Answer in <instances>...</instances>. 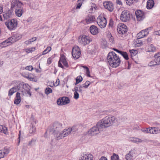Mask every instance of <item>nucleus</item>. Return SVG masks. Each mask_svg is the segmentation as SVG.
<instances>
[{
  "label": "nucleus",
  "instance_id": "obj_1",
  "mask_svg": "<svg viewBox=\"0 0 160 160\" xmlns=\"http://www.w3.org/2000/svg\"><path fill=\"white\" fill-rule=\"evenodd\" d=\"M117 120V118L113 116H108L100 120L96 126L91 128L88 131V133L92 136L96 135L102 129L112 126Z\"/></svg>",
  "mask_w": 160,
  "mask_h": 160
},
{
  "label": "nucleus",
  "instance_id": "obj_2",
  "mask_svg": "<svg viewBox=\"0 0 160 160\" xmlns=\"http://www.w3.org/2000/svg\"><path fill=\"white\" fill-rule=\"evenodd\" d=\"M107 60L109 65L112 68L118 67L121 62L119 57L114 52H110L108 53Z\"/></svg>",
  "mask_w": 160,
  "mask_h": 160
},
{
  "label": "nucleus",
  "instance_id": "obj_3",
  "mask_svg": "<svg viewBox=\"0 0 160 160\" xmlns=\"http://www.w3.org/2000/svg\"><path fill=\"white\" fill-rule=\"evenodd\" d=\"M70 131L69 129L67 130L65 129L62 131L52 132V133L55 139L57 140H59L68 135Z\"/></svg>",
  "mask_w": 160,
  "mask_h": 160
},
{
  "label": "nucleus",
  "instance_id": "obj_4",
  "mask_svg": "<svg viewBox=\"0 0 160 160\" xmlns=\"http://www.w3.org/2000/svg\"><path fill=\"white\" fill-rule=\"evenodd\" d=\"M97 22L101 28H103L106 26L107 20L103 15L101 14L97 18Z\"/></svg>",
  "mask_w": 160,
  "mask_h": 160
},
{
  "label": "nucleus",
  "instance_id": "obj_5",
  "mask_svg": "<svg viewBox=\"0 0 160 160\" xmlns=\"http://www.w3.org/2000/svg\"><path fill=\"white\" fill-rule=\"evenodd\" d=\"M91 41V38L88 36H80L78 38L79 42L83 45L89 44Z\"/></svg>",
  "mask_w": 160,
  "mask_h": 160
},
{
  "label": "nucleus",
  "instance_id": "obj_6",
  "mask_svg": "<svg viewBox=\"0 0 160 160\" xmlns=\"http://www.w3.org/2000/svg\"><path fill=\"white\" fill-rule=\"evenodd\" d=\"M72 56L75 59L78 58L81 55V52L80 48L78 46H74L72 48Z\"/></svg>",
  "mask_w": 160,
  "mask_h": 160
},
{
  "label": "nucleus",
  "instance_id": "obj_7",
  "mask_svg": "<svg viewBox=\"0 0 160 160\" xmlns=\"http://www.w3.org/2000/svg\"><path fill=\"white\" fill-rule=\"evenodd\" d=\"M137 154V150L133 148L126 155L125 158L126 160H133Z\"/></svg>",
  "mask_w": 160,
  "mask_h": 160
},
{
  "label": "nucleus",
  "instance_id": "obj_8",
  "mask_svg": "<svg viewBox=\"0 0 160 160\" xmlns=\"http://www.w3.org/2000/svg\"><path fill=\"white\" fill-rule=\"evenodd\" d=\"M130 15L129 12L126 10L123 11L120 16L121 20L123 22H126L129 20Z\"/></svg>",
  "mask_w": 160,
  "mask_h": 160
},
{
  "label": "nucleus",
  "instance_id": "obj_9",
  "mask_svg": "<svg viewBox=\"0 0 160 160\" xmlns=\"http://www.w3.org/2000/svg\"><path fill=\"white\" fill-rule=\"evenodd\" d=\"M117 31L119 34H125L127 31V27L123 23H120L119 24L117 28Z\"/></svg>",
  "mask_w": 160,
  "mask_h": 160
},
{
  "label": "nucleus",
  "instance_id": "obj_10",
  "mask_svg": "<svg viewBox=\"0 0 160 160\" xmlns=\"http://www.w3.org/2000/svg\"><path fill=\"white\" fill-rule=\"evenodd\" d=\"M63 128L62 124L58 122H55L52 125V132L62 131Z\"/></svg>",
  "mask_w": 160,
  "mask_h": 160
},
{
  "label": "nucleus",
  "instance_id": "obj_11",
  "mask_svg": "<svg viewBox=\"0 0 160 160\" xmlns=\"http://www.w3.org/2000/svg\"><path fill=\"white\" fill-rule=\"evenodd\" d=\"M62 63L66 68L68 67V62L66 59L65 57L64 56H61L58 63V66L59 67L62 68H63L64 67L62 64Z\"/></svg>",
  "mask_w": 160,
  "mask_h": 160
},
{
  "label": "nucleus",
  "instance_id": "obj_12",
  "mask_svg": "<svg viewBox=\"0 0 160 160\" xmlns=\"http://www.w3.org/2000/svg\"><path fill=\"white\" fill-rule=\"evenodd\" d=\"M70 102V100L68 98L63 97L61 98L58 99L57 103L58 105H62L69 103Z\"/></svg>",
  "mask_w": 160,
  "mask_h": 160
},
{
  "label": "nucleus",
  "instance_id": "obj_13",
  "mask_svg": "<svg viewBox=\"0 0 160 160\" xmlns=\"http://www.w3.org/2000/svg\"><path fill=\"white\" fill-rule=\"evenodd\" d=\"M103 5L105 8L110 12H112L114 9L113 3L111 1H105L103 2Z\"/></svg>",
  "mask_w": 160,
  "mask_h": 160
},
{
  "label": "nucleus",
  "instance_id": "obj_14",
  "mask_svg": "<svg viewBox=\"0 0 160 160\" xmlns=\"http://www.w3.org/2000/svg\"><path fill=\"white\" fill-rule=\"evenodd\" d=\"M22 37V35L20 34L14 32L12 33L11 36V43L14 42L20 39Z\"/></svg>",
  "mask_w": 160,
  "mask_h": 160
},
{
  "label": "nucleus",
  "instance_id": "obj_15",
  "mask_svg": "<svg viewBox=\"0 0 160 160\" xmlns=\"http://www.w3.org/2000/svg\"><path fill=\"white\" fill-rule=\"evenodd\" d=\"M135 14L137 20L139 21L142 20L145 18L144 12L140 10H137L135 12Z\"/></svg>",
  "mask_w": 160,
  "mask_h": 160
},
{
  "label": "nucleus",
  "instance_id": "obj_16",
  "mask_svg": "<svg viewBox=\"0 0 160 160\" xmlns=\"http://www.w3.org/2000/svg\"><path fill=\"white\" fill-rule=\"evenodd\" d=\"M11 3V8H15V9L17 8H21L22 5V3L18 0H12Z\"/></svg>",
  "mask_w": 160,
  "mask_h": 160
},
{
  "label": "nucleus",
  "instance_id": "obj_17",
  "mask_svg": "<svg viewBox=\"0 0 160 160\" xmlns=\"http://www.w3.org/2000/svg\"><path fill=\"white\" fill-rule=\"evenodd\" d=\"M148 28L142 30L137 35V38L138 39L142 38L148 35L149 33Z\"/></svg>",
  "mask_w": 160,
  "mask_h": 160
},
{
  "label": "nucleus",
  "instance_id": "obj_18",
  "mask_svg": "<svg viewBox=\"0 0 160 160\" xmlns=\"http://www.w3.org/2000/svg\"><path fill=\"white\" fill-rule=\"evenodd\" d=\"M18 25L17 20L16 19L11 20V30H15L17 27Z\"/></svg>",
  "mask_w": 160,
  "mask_h": 160
},
{
  "label": "nucleus",
  "instance_id": "obj_19",
  "mask_svg": "<svg viewBox=\"0 0 160 160\" xmlns=\"http://www.w3.org/2000/svg\"><path fill=\"white\" fill-rule=\"evenodd\" d=\"M92 158L93 157L91 154H84L80 160H92Z\"/></svg>",
  "mask_w": 160,
  "mask_h": 160
},
{
  "label": "nucleus",
  "instance_id": "obj_20",
  "mask_svg": "<svg viewBox=\"0 0 160 160\" xmlns=\"http://www.w3.org/2000/svg\"><path fill=\"white\" fill-rule=\"evenodd\" d=\"M90 31L91 33L93 35L97 34L98 32V28L95 25H92L90 27Z\"/></svg>",
  "mask_w": 160,
  "mask_h": 160
},
{
  "label": "nucleus",
  "instance_id": "obj_21",
  "mask_svg": "<svg viewBox=\"0 0 160 160\" xmlns=\"http://www.w3.org/2000/svg\"><path fill=\"white\" fill-rule=\"evenodd\" d=\"M9 152V150L7 148L0 150V159L4 158Z\"/></svg>",
  "mask_w": 160,
  "mask_h": 160
},
{
  "label": "nucleus",
  "instance_id": "obj_22",
  "mask_svg": "<svg viewBox=\"0 0 160 160\" xmlns=\"http://www.w3.org/2000/svg\"><path fill=\"white\" fill-rule=\"evenodd\" d=\"M15 15L18 17H21L23 13V9L21 8H16L15 10Z\"/></svg>",
  "mask_w": 160,
  "mask_h": 160
},
{
  "label": "nucleus",
  "instance_id": "obj_23",
  "mask_svg": "<svg viewBox=\"0 0 160 160\" xmlns=\"http://www.w3.org/2000/svg\"><path fill=\"white\" fill-rule=\"evenodd\" d=\"M149 133L153 134H157L160 132V130L158 128L156 127H152L149 128Z\"/></svg>",
  "mask_w": 160,
  "mask_h": 160
},
{
  "label": "nucleus",
  "instance_id": "obj_24",
  "mask_svg": "<svg viewBox=\"0 0 160 160\" xmlns=\"http://www.w3.org/2000/svg\"><path fill=\"white\" fill-rule=\"evenodd\" d=\"M85 20L86 23L89 24L93 22L95 20V19L93 16H89L86 18Z\"/></svg>",
  "mask_w": 160,
  "mask_h": 160
},
{
  "label": "nucleus",
  "instance_id": "obj_25",
  "mask_svg": "<svg viewBox=\"0 0 160 160\" xmlns=\"http://www.w3.org/2000/svg\"><path fill=\"white\" fill-rule=\"evenodd\" d=\"M10 38H8L6 40L0 43V47L1 48H5L9 45Z\"/></svg>",
  "mask_w": 160,
  "mask_h": 160
},
{
  "label": "nucleus",
  "instance_id": "obj_26",
  "mask_svg": "<svg viewBox=\"0 0 160 160\" xmlns=\"http://www.w3.org/2000/svg\"><path fill=\"white\" fill-rule=\"evenodd\" d=\"M129 141L132 142L136 143H141L143 141L141 139L136 137L130 138H129Z\"/></svg>",
  "mask_w": 160,
  "mask_h": 160
},
{
  "label": "nucleus",
  "instance_id": "obj_27",
  "mask_svg": "<svg viewBox=\"0 0 160 160\" xmlns=\"http://www.w3.org/2000/svg\"><path fill=\"white\" fill-rule=\"evenodd\" d=\"M154 5V2L153 0H148L147 1L146 8L148 9L152 8Z\"/></svg>",
  "mask_w": 160,
  "mask_h": 160
},
{
  "label": "nucleus",
  "instance_id": "obj_28",
  "mask_svg": "<svg viewBox=\"0 0 160 160\" xmlns=\"http://www.w3.org/2000/svg\"><path fill=\"white\" fill-rule=\"evenodd\" d=\"M156 50V47L152 44H151L148 46L147 48V49L146 52H155Z\"/></svg>",
  "mask_w": 160,
  "mask_h": 160
},
{
  "label": "nucleus",
  "instance_id": "obj_29",
  "mask_svg": "<svg viewBox=\"0 0 160 160\" xmlns=\"http://www.w3.org/2000/svg\"><path fill=\"white\" fill-rule=\"evenodd\" d=\"M21 101V98L20 96V93L19 92H17L16 93L15 99L14 101V103L16 104H19Z\"/></svg>",
  "mask_w": 160,
  "mask_h": 160
},
{
  "label": "nucleus",
  "instance_id": "obj_30",
  "mask_svg": "<svg viewBox=\"0 0 160 160\" xmlns=\"http://www.w3.org/2000/svg\"><path fill=\"white\" fill-rule=\"evenodd\" d=\"M96 5L94 3H92L91 4V8L88 10V13L90 14H92V13L95 12L96 9Z\"/></svg>",
  "mask_w": 160,
  "mask_h": 160
},
{
  "label": "nucleus",
  "instance_id": "obj_31",
  "mask_svg": "<svg viewBox=\"0 0 160 160\" xmlns=\"http://www.w3.org/2000/svg\"><path fill=\"white\" fill-rule=\"evenodd\" d=\"M154 57L158 64L160 65V52L155 53Z\"/></svg>",
  "mask_w": 160,
  "mask_h": 160
},
{
  "label": "nucleus",
  "instance_id": "obj_32",
  "mask_svg": "<svg viewBox=\"0 0 160 160\" xmlns=\"http://www.w3.org/2000/svg\"><path fill=\"white\" fill-rule=\"evenodd\" d=\"M83 88L82 85H78L75 87L74 88L72 89V91H76L82 93V88Z\"/></svg>",
  "mask_w": 160,
  "mask_h": 160
},
{
  "label": "nucleus",
  "instance_id": "obj_33",
  "mask_svg": "<svg viewBox=\"0 0 160 160\" xmlns=\"http://www.w3.org/2000/svg\"><path fill=\"white\" fill-rule=\"evenodd\" d=\"M20 94L23 96H27L28 94L31 96V93L30 92V90H26L24 89L21 91Z\"/></svg>",
  "mask_w": 160,
  "mask_h": 160
},
{
  "label": "nucleus",
  "instance_id": "obj_34",
  "mask_svg": "<svg viewBox=\"0 0 160 160\" xmlns=\"http://www.w3.org/2000/svg\"><path fill=\"white\" fill-rule=\"evenodd\" d=\"M19 89V87L17 85L12 87L11 89V96Z\"/></svg>",
  "mask_w": 160,
  "mask_h": 160
},
{
  "label": "nucleus",
  "instance_id": "obj_35",
  "mask_svg": "<svg viewBox=\"0 0 160 160\" xmlns=\"http://www.w3.org/2000/svg\"><path fill=\"white\" fill-rule=\"evenodd\" d=\"M36 132V127L35 126L31 124L29 129V132L30 134H34Z\"/></svg>",
  "mask_w": 160,
  "mask_h": 160
},
{
  "label": "nucleus",
  "instance_id": "obj_36",
  "mask_svg": "<svg viewBox=\"0 0 160 160\" xmlns=\"http://www.w3.org/2000/svg\"><path fill=\"white\" fill-rule=\"evenodd\" d=\"M0 132L6 134L7 132V129L6 127L0 125Z\"/></svg>",
  "mask_w": 160,
  "mask_h": 160
},
{
  "label": "nucleus",
  "instance_id": "obj_37",
  "mask_svg": "<svg viewBox=\"0 0 160 160\" xmlns=\"http://www.w3.org/2000/svg\"><path fill=\"white\" fill-rule=\"evenodd\" d=\"M111 160H120V159L118 155L114 153L111 157Z\"/></svg>",
  "mask_w": 160,
  "mask_h": 160
},
{
  "label": "nucleus",
  "instance_id": "obj_38",
  "mask_svg": "<svg viewBox=\"0 0 160 160\" xmlns=\"http://www.w3.org/2000/svg\"><path fill=\"white\" fill-rule=\"evenodd\" d=\"M52 49L51 47L50 46L48 47L47 48L42 52V55H45L49 52H50Z\"/></svg>",
  "mask_w": 160,
  "mask_h": 160
},
{
  "label": "nucleus",
  "instance_id": "obj_39",
  "mask_svg": "<svg viewBox=\"0 0 160 160\" xmlns=\"http://www.w3.org/2000/svg\"><path fill=\"white\" fill-rule=\"evenodd\" d=\"M157 65H158L155 59L154 60L152 61L149 62L148 64V66L149 67L154 66Z\"/></svg>",
  "mask_w": 160,
  "mask_h": 160
},
{
  "label": "nucleus",
  "instance_id": "obj_40",
  "mask_svg": "<svg viewBox=\"0 0 160 160\" xmlns=\"http://www.w3.org/2000/svg\"><path fill=\"white\" fill-rule=\"evenodd\" d=\"M35 47H33L27 48L25 49V51L27 53H28L30 52H34L35 51Z\"/></svg>",
  "mask_w": 160,
  "mask_h": 160
},
{
  "label": "nucleus",
  "instance_id": "obj_41",
  "mask_svg": "<svg viewBox=\"0 0 160 160\" xmlns=\"http://www.w3.org/2000/svg\"><path fill=\"white\" fill-rule=\"evenodd\" d=\"M120 54L123 56L126 60L128 59V57L127 53L126 52L122 51Z\"/></svg>",
  "mask_w": 160,
  "mask_h": 160
},
{
  "label": "nucleus",
  "instance_id": "obj_42",
  "mask_svg": "<svg viewBox=\"0 0 160 160\" xmlns=\"http://www.w3.org/2000/svg\"><path fill=\"white\" fill-rule=\"evenodd\" d=\"M82 78L81 76H78L76 79V82L75 83V85H76L79 83L81 82L82 81Z\"/></svg>",
  "mask_w": 160,
  "mask_h": 160
},
{
  "label": "nucleus",
  "instance_id": "obj_43",
  "mask_svg": "<svg viewBox=\"0 0 160 160\" xmlns=\"http://www.w3.org/2000/svg\"><path fill=\"white\" fill-rule=\"evenodd\" d=\"M91 83L90 81H87L85 83L82 84V85L83 88H87L90 85Z\"/></svg>",
  "mask_w": 160,
  "mask_h": 160
},
{
  "label": "nucleus",
  "instance_id": "obj_44",
  "mask_svg": "<svg viewBox=\"0 0 160 160\" xmlns=\"http://www.w3.org/2000/svg\"><path fill=\"white\" fill-rule=\"evenodd\" d=\"M76 126H73L72 128L69 127L68 128H66L65 129L67 130H68L69 129L70 130V131L69 133V134H70L72 131L74 132L78 130V129L76 128Z\"/></svg>",
  "mask_w": 160,
  "mask_h": 160
},
{
  "label": "nucleus",
  "instance_id": "obj_45",
  "mask_svg": "<svg viewBox=\"0 0 160 160\" xmlns=\"http://www.w3.org/2000/svg\"><path fill=\"white\" fill-rule=\"evenodd\" d=\"M83 67L84 68L87 76L88 77H90V72L89 68L86 66H83Z\"/></svg>",
  "mask_w": 160,
  "mask_h": 160
},
{
  "label": "nucleus",
  "instance_id": "obj_46",
  "mask_svg": "<svg viewBox=\"0 0 160 160\" xmlns=\"http://www.w3.org/2000/svg\"><path fill=\"white\" fill-rule=\"evenodd\" d=\"M52 92V90L51 88L48 87L46 88L45 90V93L47 95L51 93Z\"/></svg>",
  "mask_w": 160,
  "mask_h": 160
},
{
  "label": "nucleus",
  "instance_id": "obj_47",
  "mask_svg": "<svg viewBox=\"0 0 160 160\" xmlns=\"http://www.w3.org/2000/svg\"><path fill=\"white\" fill-rule=\"evenodd\" d=\"M74 98L76 100L78 99L79 98V94L78 93V92L76 91H74Z\"/></svg>",
  "mask_w": 160,
  "mask_h": 160
},
{
  "label": "nucleus",
  "instance_id": "obj_48",
  "mask_svg": "<svg viewBox=\"0 0 160 160\" xmlns=\"http://www.w3.org/2000/svg\"><path fill=\"white\" fill-rule=\"evenodd\" d=\"M3 16L5 19H9L10 17V13L9 12L3 14Z\"/></svg>",
  "mask_w": 160,
  "mask_h": 160
},
{
  "label": "nucleus",
  "instance_id": "obj_49",
  "mask_svg": "<svg viewBox=\"0 0 160 160\" xmlns=\"http://www.w3.org/2000/svg\"><path fill=\"white\" fill-rule=\"evenodd\" d=\"M127 4L131 5L135 1V0H125Z\"/></svg>",
  "mask_w": 160,
  "mask_h": 160
},
{
  "label": "nucleus",
  "instance_id": "obj_50",
  "mask_svg": "<svg viewBox=\"0 0 160 160\" xmlns=\"http://www.w3.org/2000/svg\"><path fill=\"white\" fill-rule=\"evenodd\" d=\"M130 52L131 53V56H135L137 53V51L136 50L132 49L130 51Z\"/></svg>",
  "mask_w": 160,
  "mask_h": 160
},
{
  "label": "nucleus",
  "instance_id": "obj_51",
  "mask_svg": "<svg viewBox=\"0 0 160 160\" xmlns=\"http://www.w3.org/2000/svg\"><path fill=\"white\" fill-rule=\"evenodd\" d=\"M25 69L27 70L31 71L33 69V67L32 66L30 65L27 66L25 67Z\"/></svg>",
  "mask_w": 160,
  "mask_h": 160
},
{
  "label": "nucleus",
  "instance_id": "obj_52",
  "mask_svg": "<svg viewBox=\"0 0 160 160\" xmlns=\"http://www.w3.org/2000/svg\"><path fill=\"white\" fill-rule=\"evenodd\" d=\"M108 36L110 37L109 40L110 41V42L112 43L114 41V38L113 37H112V36L111 35V34H110L109 35H108Z\"/></svg>",
  "mask_w": 160,
  "mask_h": 160
},
{
  "label": "nucleus",
  "instance_id": "obj_53",
  "mask_svg": "<svg viewBox=\"0 0 160 160\" xmlns=\"http://www.w3.org/2000/svg\"><path fill=\"white\" fill-rule=\"evenodd\" d=\"M5 24L6 26H7V27L10 30V21H9V20L5 22Z\"/></svg>",
  "mask_w": 160,
  "mask_h": 160
},
{
  "label": "nucleus",
  "instance_id": "obj_54",
  "mask_svg": "<svg viewBox=\"0 0 160 160\" xmlns=\"http://www.w3.org/2000/svg\"><path fill=\"white\" fill-rule=\"evenodd\" d=\"M149 128H146V129H142L141 130L144 133H149Z\"/></svg>",
  "mask_w": 160,
  "mask_h": 160
},
{
  "label": "nucleus",
  "instance_id": "obj_55",
  "mask_svg": "<svg viewBox=\"0 0 160 160\" xmlns=\"http://www.w3.org/2000/svg\"><path fill=\"white\" fill-rule=\"evenodd\" d=\"M52 62V59L51 57H50L48 58L47 61V64L48 65H50Z\"/></svg>",
  "mask_w": 160,
  "mask_h": 160
},
{
  "label": "nucleus",
  "instance_id": "obj_56",
  "mask_svg": "<svg viewBox=\"0 0 160 160\" xmlns=\"http://www.w3.org/2000/svg\"><path fill=\"white\" fill-rule=\"evenodd\" d=\"M113 25V21L112 19H111L109 21V26L110 27H112Z\"/></svg>",
  "mask_w": 160,
  "mask_h": 160
},
{
  "label": "nucleus",
  "instance_id": "obj_57",
  "mask_svg": "<svg viewBox=\"0 0 160 160\" xmlns=\"http://www.w3.org/2000/svg\"><path fill=\"white\" fill-rule=\"evenodd\" d=\"M31 43H32V41H30V39H29L28 40L26 41L25 42V43L26 45H28V44H30Z\"/></svg>",
  "mask_w": 160,
  "mask_h": 160
},
{
  "label": "nucleus",
  "instance_id": "obj_58",
  "mask_svg": "<svg viewBox=\"0 0 160 160\" xmlns=\"http://www.w3.org/2000/svg\"><path fill=\"white\" fill-rule=\"evenodd\" d=\"M116 2L117 4L119 5H122V1L121 0H117Z\"/></svg>",
  "mask_w": 160,
  "mask_h": 160
},
{
  "label": "nucleus",
  "instance_id": "obj_59",
  "mask_svg": "<svg viewBox=\"0 0 160 160\" xmlns=\"http://www.w3.org/2000/svg\"><path fill=\"white\" fill-rule=\"evenodd\" d=\"M35 141H36L35 140H34V139H32V140L29 142V143H28L29 145H32V142H35Z\"/></svg>",
  "mask_w": 160,
  "mask_h": 160
},
{
  "label": "nucleus",
  "instance_id": "obj_60",
  "mask_svg": "<svg viewBox=\"0 0 160 160\" xmlns=\"http://www.w3.org/2000/svg\"><path fill=\"white\" fill-rule=\"evenodd\" d=\"M30 76H31V74L26 75L25 76H23V77H24L25 78H26L28 79H29V78H30Z\"/></svg>",
  "mask_w": 160,
  "mask_h": 160
},
{
  "label": "nucleus",
  "instance_id": "obj_61",
  "mask_svg": "<svg viewBox=\"0 0 160 160\" xmlns=\"http://www.w3.org/2000/svg\"><path fill=\"white\" fill-rule=\"evenodd\" d=\"M59 82V80L58 79L56 80V82L55 84V85L57 86L58 85Z\"/></svg>",
  "mask_w": 160,
  "mask_h": 160
},
{
  "label": "nucleus",
  "instance_id": "obj_62",
  "mask_svg": "<svg viewBox=\"0 0 160 160\" xmlns=\"http://www.w3.org/2000/svg\"><path fill=\"white\" fill-rule=\"evenodd\" d=\"M29 39L30 40V41H32V42H33L35 41L36 39V37H33Z\"/></svg>",
  "mask_w": 160,
  "mask_h": 160
},
{
  "label": "nucleus",
  "instance_id": "obj_63",
  "mask_svg": "<svg viewBox=\"0 0 160 160\" xmlns=\"http://www.w3.org/2000/svg\"><path fill=\"white\" fill-rule=\"evenodd\" d=\"M136 45L137 46H140L141 45H142V42H140L137 43Z\"/></svg>",
  "mask_w": 160,
  "mask_h": 160
},
{
  "label": "nucleus",
  "instance_id": "obj_64",
  "mask_svg": "<svg viewBox=\"0 0 160 160\" xmlns=\"http://www.w3.org/2000/svg\"><path fill=\"white\" fill-rule=\"evenodd\" d=\"M99 160H108L105 157H102Z\"/></svg>",
  "mask_w": 160,
  "mask_h": 160
}]
</instances>
